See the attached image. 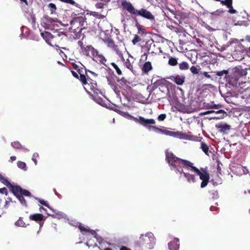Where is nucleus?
I'll use <instances>...</instances> for the list:
<instances>
[{"label": "nucleus", "instance_id": "1", "mask_svg": "<svg viewBox=\"0 0 250 250\" xmlns=\"http://www.w3.org/2000/svg\"><path fill=\"white\" fill-rule=\"evenodd\" d=\"M129 118L135 122L145 127L149 131L152 130L156 133H160L167 136L178 138L180 139L190 140L192 137V135L186 133H182L180 131L174 132L167 130L165 127L159 128L156 126L152 125H154L156 123L153 119H146L142 116H139L138 118H137L132 115H129Z\"/></svg>", "mask_w": 250, "mask_h": 250}, {"label": "nucleus", "instance_id": "2", "mask_svg": "<svg viewBox=\"0 0 250 250\" xmlns=\"http://www.w3.org/2000/svg\"><path fill=\"white\" fill-rule=\"evenodd\" d=\"M73 68L76 70L80 75V81L82 83L84 89L89 93L88 90L92 91L95 94L101 93L98 88L97 83L94 81L87 76L86 70L82 66L77 65L75 62L72 63Z\"/></svg>", "mask_w": 250, "mask_h": 250}, {"label": "nucleus", "instance_id": "3", "mask_svg": "<svg viewBox=\"0 0 250 250\" xmlns=\"http://www.w3.org/2000/svg\"><path fill=\"white\" fill-rule=\"evenodd\" d=\"M0 182L6 186L13 194L19 199L20 203L23 206H27V203L23 197H31V193L27 190L22 188L18 185H13L7 178L0 174Z\"/></svg>", "mask_w": 250, "mask_h": 250}, {"label": "nucleus", "instance_id": "4", "mask_svg": "<svg viewBox=\"0 0 250 250\" xmlns=\"http://www.w3.org/2000/svg\"><path fill=\"white\" fill-rule=\"evenodd\" d=\"M166 160L171 167V169L178 172L180 174L183 172V167L193 166V163L191 162L180 159L176 157L172 152H167L166 153Z\"/></svg>", "mask_w": 250, "mask_h": 250}, {"label": "nucleus", "instance_id": "5", "mask_svg": "<svg viewBox=\"0 0 250 250\" xmlns=\"http://www.w3.org/2000/svg\"><path fill=\"white\" fill-rule=\"evenodd\" d=\"M121 4L123 8L131 15L139 16L152 22L155 21V16L149 11L145 8L136 9L130 2L126 0L123 1Z\"/></svg>", "mask_w": 250, "mask_h": 250}, {"label": "nucleus", "instance_id": "6", "mask_svg": "<svg viewBox=\"0 0 250 250\" xmlns=\"http://www.w3.org/2000/svg\"><path fill=\"white\" fill-rule=\"evenodd\" d=\"M46 42L52 46L60 47L59 44L61 42L66 39V35L62 32L55 31L54 34L45 32Z\"/></svg>", "mask_w": 250, "mask_h": 250}, {"label": "nucleus", "instance_id": "7", "mask_svg": "<svg viewBox=\"0 0 250 250\" xmlns=\"http://www.w3.org/2000/svg\"><path fill=\"white\" fill-rule=\"evenodd\" d=\"M73 16L74 17L70 21V28L75 33L80 32L85 28L84 23L86 22V19L83 16H76V14L74 13L72 14V16Z\"/></svg>", "mask_w": 250, "mask_h": 250}, {"label": "nucleus", "instance_id": "8", "mask_svg": "<svg viewBox=\"0 0 250 250\" xmlns=\"http://www.w3.org/2000/svg\"><path fill=\"white\" fill-rule=\"evenodd\" d=\"M191 170L196 172V174L199 176L200 179L202 181L201 183V188H205L208 183L210 178L209 174L207 170L206 169L202 168V171H201L198 168L193 166L191 167Z\"/></svg>", "mask_w": 250, "mask_h": 250}, {"label": "nucleus", "instance_id": "9", "mask_svg": "<svg viewBox=\"0 0 250 250\" xmlns=\"http://www.w3.org/2000/svg\"><path fill=\"white\" fill-rule=\"evenodd\" d=\"M154 240L153 234L148 233L145 235L141 234L137 242L140 246L145 245L150 249L154 244Z\"/></svg>", "mask_w": 250, "mask_h": 250}, {"label": "nucleus", "instance_id": "10", "mask_svg": "<svg viewBox=\"0 0 250 250\" xmlns=\"http://www.w3.org/2000/svg\"><path fill=\"white\" fill-rule=\"evenodd\" d=\"M146 47L149 53L157 54L158 52H162L160 47H157L153 40H148L146 43Z\"/></svg>", "mask_w": 250, "mask_h": 250}, {"label": "nucleus", "instance_id": "11", "mask_svg": "<svg viewBox=\"0 0 250 250\" xmlns=\"http://www.w3.org/2000/svg\"><path fill=\"white\" fill-rule=\"evenodd\" d=\"M224 13V11L221 9H217L212 12H205V13L209 15V18L212 21H217Z\"/></svg>", "mask_w": 250, "mask_h": 250}, {"label": "nucleus", "instance_id": "12", "mask_svg": "<svg viewBox=\"0 0 250 250\" xmlns=\"http://www.w3.org/2000/svg\"><path fill=\"white\" fill-rule=\"evenodd\" d=\"M96 49H95L92 45H86V46L81 51V53L87 57L90 58L93 57V55H94V53L96 51Z\"/></svg>", "mask_w": 250, "mask_h": 250}, {"label": "nucleus", "instance_id": "13", "mask_svg": "<svg viewBox=\"0 0 250 250\" xmlns=\"http://www.w3.org/2000/svg\"><path fill=\"white\" fill-rule=\"evenodd\" d=\"M239 79L240 78L233 72L228 80V83L233 87H237L240 84Z\"/></svg>", "mask_w": 250, "mask_h": 250}, {"label": "nucleus", "instance_id": "14", "mask_svg": "<svg viewBox=\"0 0 250 250\" xmlns=\"http://www.w3.org/2000/svg\"><path fill=\"white\" fill-rule=\"evenodd\" d=\"M169 79L179 85H182L185 82L186 77L183 75L171 76Z\"/></svg>", "mask_w": 250, "mask_h": 250}, {"label": "nucleus", "instance_id": "15", "mask_svg": "<svg viewBox=\"0 0 250 250\" xmlns=\"http://www.w3.org/2000/svg\"><path fill=\"white\" fill-rule=\"evenodd\" d=\"M215 126L219 132L224 134H227L230 129V126L224 123H220L216 124Z\"/></svg>", "mask_w": 250, "mask_h": 250}, {"label": "nucleus", "instance_id": "16", "mask_svg": "<svg viewBox=\"0 0 250 250\" xmlns=\"http://www.w3.org/2000/svg\"><path fill=\"white\" fill-rule=\"evenodd\" d=\"M240 97L245 99L248 102H250V88L248 87L245 89L241 88L239 90Z\"/></svg>", "mask_w": 250, "mask_h": 250}, {"label": "nucleus", "instance_id": "17", "mask_svg": "<svg viewBox=\"0 0 250 250\" xmlns=\"http://www.w3.org/2000/svg\"><path fill=\"white\" fill-rule=\"evenodd\" d=\"M92 58L94 59L96 62L105 65V62H106V59L103 55L99 54L97 50H96L94 53V55H93Z\"/></svg>", "mask_w": 250, "mask_h": 250}, {"label": "nucleus", "instance_id": "18", "mask_svg": "<svg viewBox=\"0 0 250 250\" xmlns=\"http://www.w3.org/2000/svg\"><path fill=\"white\" fill-rule=\"evenodd\" d=\"M104 41L108 47L113 49L114 50L116 51L117 53H118L119 50L118 46L115 44L114 42L111 38H108L104 40Z\"/></svg>", "mask_w": 250, "mask_h": 250}, {"label": "nucleus", "instance_id": "19", "mask_svg": "<svg viewBox=\"0 0 250 250\" xmlns=\"http://www.w3.org/2000/svg\"><path fill=\"white\" fill-rule=\"evenodd\" d=\"M221 3L226 5L229 9V12L230 14H235L237 11L233 8L232 0H225L221 1Z\"/></svg>", "mask_w": 250, "mask_h": 250}, {"label": "nucleus", "instance_id": "20", "mask_svg": "<svg viewBox=\"0 0 250 250\" xmlns=\"http://www.w3.org/2000/svg\"><path fill=\"white\" fill-rule=\"evenodd\" d=\"M164 13V15L166 16L168 20H171V16L169 13L170 12L173 15H174V18L178 19V17L180 16L179 14L176 13L175 10H171L169 8L166 7L165 8V11H163Z\"/></svg>", "mask_w": 250, "mask_h": 250}, {"label": "nucleus", "instance_id": "21", "mask_svg": "<svg viewBox=\"0 0 250 250\" xmlns=\"http://www.w3.org/2000/svg\"><path fill=\"white\" fill-rule=\"evenodd\" d=\"M29 218L30 220L38 222L41 221H45V218L41 213H35L30 215Z\"/></svg>", "mask_w": 250, "mask_h": 250}, {"label": "nucleus", "instance_id": "22", "mask_svg": "<svg viewBox=\"0 0 250 250\" xmlns=\"http://www.w3.org/2000/svg\"><path fill=\"white\" fill-rule=\"evenodd\" d=\"M152 69V66L151 62L148 61L144 63L141 67V70L143 73L148 74V72Z\"/></svg>", "mask_w": 250, "mask_h": 250}, {"label": "nucleus", "instance_id": "23", "mask_svg": "<svg viewBox=\"0 0 250 250\" xmlns=\"http://www.w3.org/2000/svg\"><path fill=\"white\" fill-rule=\"evenodd\" d=\"M168 246L169 250H178L179 248L178 239H177L170 242L168 243Z\"/></svg>", "mask_w": 250, "mask_h": 250}, {"label": "nucleus", "instance_id": "24", "mask_svg": "<svg viewBox=\"0 0 250 250\" xmlns=\"http://www.w3.org/2000/svg\"><path fill=\"white\" fill-rule=\"evenodd\" d=\"M158 86H161V87H165L166 88L168 93L169 92L168 88L167 87L165 86L163 82L161 80H157L155 83H154L152 84V87H151V90L152 91L154 90L155 89H156L157 88Z\"/></svg>", "mask_w": 250, "mask_h": 250}, {"label": "nucleus", "instance_id": "25", "mask_svg": "<svg viewBox=\"0 0 250 250\" xmlns=\"http://www.w3.org/2000/svg\"><path fill=\"white\" fill-rule=\"evenodd\" d=\"M57 21V19L51 18L48 16H45L44 17V23L48 26L54 25Z\"/></svg>", "mask_w": 250, "mask_h": 250}, {"label": "nucleus", "instance_id": "26", "mask_svg": "<svg viewBox=\"0 0 250 250\" xmlns=\"http://www.w3.org/2000/svg\"><path fill=\"white\" fill-rule=\"evenodd\" d=\"M182 173H183L184 177H185L187 178V181L189 183H190L191 182L193 183L195 182V181H196L195 177L194 175L189 174V173L184 172Z\"/></svg>", "mask_w": 250, "mask_h": 250}, {"label": "nucleus", "instance_id": "27", "mask_svg": "<svg viewBox=\"0 0 250 250\" xmlns=\"http://www.w3.org/2000/svg\"><path fill=\"white\" fill-rule=\"evenodd\" d=\"M239 78L241 77L245 76L247 74V70L246 69H238L233 72Z\"/></svg>", "mask_w": 250, "mask_h": 250}, {"label": "nucleus", "instance_id": "28", "mask_svg": "<svg viewBox=\"0 0 250 250\" xmlns=\"http://www.w3.org/2000/svg\"><path fill=\"white\" fill-rule=\"evenodd\" d=\"M200 148L207 155H208L209 147L204 142H201Z\"/></svg>", "mask_w": 250, "mask_h": 250}, {"label": "nucleus", "instance_id": "29", "mask_svg": "<svg viewBox=\"0 0 250 250\" xmlns=\"http://www.w3.org/2000/svg\"><path fill=\"white\" fill-rule=\"evenodd\" d=\"M213 186H216L222 183L221 179L219 178L218 175H217L214 178L211 180Z\"/></svg>", "mask_w": 250, "mask_h": 250}, {"label": "nucleus", "instance_id": "30", "mask_svg": "<svg viewBox=\"0 0 250 250\" xmlns=\"http://www.w3.org/2000/svg\"><path fill=\"white\" fill-rule=\"evenodd\" d=\"M168 64L171 66H175L178 64L177 59L175 58L169 56Z\"/></svg>", "mask_w": 250, "mask_h": 250}, {"label": "nucleus", "instance_id": "31", "mask_svg": "<svg viewBox=\"0 0 250 250\" xmlns=\"http://www.w3.org/2000/svg\"><path fill=\"white\" fill-rule=\"evenodd\" d=\"M15 225L18 227H26L27 225L22 220L21 217H20L19 220L15 223Z\"/></svg>", "mask_w": 250, "mask_h": 250}, {"label": "nucleus", "instance_id": "32", "mask_svg": "<svg viewBox=\"0 0 250 250\" xmlns=\"http://www.w3.org/2000/svg\"><path fill=\"white\" fill-rule=\"evenodd\" d=\"M78 228L82 232H83V231H85V232H89L93 235L94 234H96V232L94 230L86 229L85 227L82 226L81 225H80L78 226Z\"/></svg>", "mask_w": 250, "mask_h": 250}, {"label": "nucleus", "instance_id": "33", "mask_svg": "<svg viewBox=\"0 0 250 250\" xmlns=\"http://www.w3.org/2000/svg\"><path fill=\"white\" fill-rule=\"evenodd\" d=\"M35 198L36 200H38L41 204L48 208L52 210L53 211V212H55V211L51 208V207L49 206V204L47 203V201H45L42 199H40L38 197H35Z\"/></svg>", "mask_w": 250, "mask_h": 250}, {"label": "nucleus", "instance_id": "34", "mask_svg": "<svg viewBox=\"0 0 250 250\" xmlns=\"http://www.w3.org/2000/svg\"><path fill=\"white\" fill-rule=\"evenodd\" d=\"M179 68L182 70H188L189 68L188 64L186 62H183L179 64Z\"/></svg>", "mask_w": 250, "mask_h": 250}, {"label": "nucleus", "instance_id": "35", "mask_svg": "<svg viewBox=\"0 0 250 250\" xmlns=\"http://www.w3.org/2000/svg\"><path fill=\"white\" fill-rule=\"evenodd\" d=\"M17 166L19 168L26 171L27 170V167L26 164L22 161H19L17 162Z\"/></svg>", "mask_w": 250, "mask_h": 250}, {"label": "nucleus", "instance_id": "36", "mask_svg": "<svg viewBox=\"0 0 250 250\" xmlns=\"http://www.w3.org/2000/svg\"><path fill=\"white\" fill-rule=\"evenodd\" d=\"M111 65L116 70L117 73L118 75H121L122 74V71L121 70V69H120L117 64H116L115 62H111Z\"/></svg>", "mask_w": 250, "mask_h": 250}, {"label": "nucleus", "instance_id": "37", "mask_svg": "<svg viewBox=\"0 0 250 250\" xmlns=\"http://www.w3.org/2000/svg\"><path fill=\"white\" fill-rule=\"evenodd\" d=\"M208 193L212 196L213 199H217L218 198V193L217 190H209Z\"/></svg>", "mask_w": 250, "mask_h": 250}, {"label": "nucleus", "instance_id": "38", "mask_svg": "<svg viewBox=\"0 0 250 250\" xmlns=\"http://www.w3.org/2000/svg\"><path fill=\"white\" fill-rule=\"evenodd\" d=\"M214 113H215L216 114H220V116H219L218 117H215V118H224V115L225 114H226V112L224 110H217L216 111H214Z\"/></svg>", "mask_w": 250, "mask_h": 250}, {"label": "nucleus", "instance_id": "39", "mask_svg": "<svg viewBox=\"0 0 250 250\" xmlns=\"http://www.w3.org/2000/svg\"><path fill=\"white\" fill-rule=\"evenodd\" d=\"M136 26L138 30V33L140 34L141 33H145V31H146L145 29L143 27V26L142 25H141L137 21L136 22Z\"/></svg>", "mask_w": 250, "mask_h": 250}, {"label": "nucleus", "instance_id": "40", "mask_svg": "<svg viewBox=\"0 0 250 250\" xmlns=\"http://www.w3.org/2000/svg\"><path fill=\"white\" fill-rule=\"evenodd\" d=\"M59 0L62 2H64V3L71 4L72 5H75L77 7H80L79 5L78 4L76 3L73 0Z\"/></svg>", "mask_w": 250, "mask_h": 250}, {"label": "nucleus", "instance_id": "41", "mask_svg": "<svg viewBox=\"0 0 250 250\" xmlns=\"http://www.w3.org/2000/svg\"><path fill=\"white\" fill-rule=\"evenodd\" d=\"M11 146L16 149H21L22 148L21 144L18 141L12 142Z\"/></svg>", "mask_w": 250, "mask_h": 250}, {"label": "nucleus", "instance_id": "42", "mask_svg": "<svg viewBox=\"0 0 250 250\" xmlns=\"http://www.w3.org/2000/svg\"><path fill=\"white\" fill-rule=\"evenodd\" d=\"M125 65L126 67L129 69V70H131L132 71L133 67L132 63L130 62L129 59H127L126 61L125 62Z\"/></svg>", "mask_w": 250, "mask_h": 250}, {"label": "nucleus", "instance_id": "43", "mask_svg": "<svg viewBox=\"0 0 250 250\" xmlns=\"http://www.w3.org/2000/svg\"><path fill=\"white\" fill-rule=\"evenodd\" d=\"M141 41V38H140V37L138 35H135L134 38L132 40V42L133 44L135 45L138 42H140Z\"/></svg>", "mask_w": 250, "mask_h": 250}, {"label": "nucleus", "instance_id": "44", "mask_svg": "<svg viewBox=\"0 0 250 250\" xmlns=\"http://www.w3.org/2000/svg\"><path fill=\"white\" fill-rule=\"evenodd\" d=\"M190 70L193 74H198L199 73V68H198L197 66H192L190 68Z\"/></svg>", "mask_w": 250, "mask_h": 250}, {"label": "nucleus", "instance_id": "45", "mask_svg": "<svg viewBox=\"0 0 250 250\" xmlns=\"http://www.w3.org/2000/svg\"><path fill=\"white\" fill-rule=\"evenodd\" d=\"M214 73L216 74V75L218 76H222L224 74H227L228 73V70H223L222 71H215Z\"/></svg>", "mask_w": 250, "mask_h": 250}, {"label": "nucleus", "instance_id": "46", "mask_svg": "<svg viewBox=\"0 0 250 250\" xmlns=\"http://www.w3.org/2000/svg\"><path fill=\"white\" fill-rule=\"evenodd\" d=\"M48 7L50 8V10L51 11V13H52L53 12L55 11L56 10V5L53 3H50L48 5Z\"/></svg>", "mask_w": 250, "mask_h": 250}, {"label": "nucleus", "instance_id": "47", "mask_svg": "<svg viewBox=\"0 0 250 250\" xmlns=\"http://www.w3.org/2000/svg\"><path fill=\"white\" fill-rule=\"evenodd\" d=\"M38 157H39V154L38 153L36 152V153H34L33 154V156H32V160L34 162L35 165H37V161L36 160V158Z\"/></svg>", "mask_w": 250, "mask_h": 250}, {"label": "nucleus", "instance_id": "48", "mask_svg": "<svg viewBox=\"0 0 250 250\" xmlns=\"http://www.w3.org/2000/svg\"><path fill=\"white\" fill-rule=\"evenodd\" d=\"M166 118V115L165 114H161L158 117V120L160 121H163Z\"/></svg>", "mask_w": 250, "mask_h": 250}, {"label": "nucleus", "instance_id": "49", "mask_svg": "<svg viewBox=\"0 0 250 250\" xmlns=\"http://www.w3.org/2000/svg\"><path fill=\"white\" fill-rule=\"evenodd\" d=\"M104 2H99L97 3L95 6L97 8L102 9L104 8Z\"/></svg>", "mask_w": 250, "mask_h": 250}, {"label": "nucleus", "instance_id": "50", "mask_svg": "<svg viewBox=\"0 0 250 250\" xmlns=\"http://www.w3.org/2000/svg\"><path fill=\"white\" fill-rule=\"evenodd\" d=\"M0 193L5 194L6 195L8 194V191L6 188L4 187L0 188Z\"/></svg>", "mask_w": 250, "mask_h": 250}, {"label": "nucleus", "instance_id": "51", "mask_svg": "<svg viewBox=\"0 0 250 250\" xmlns=\"http://www.w3.org/2000/svg\"><path fill=\"white\" fill-rule=\"evenodd\" d=\"M78 44L81 48V51L86 46L85 45L83 44V43L82 42V41H79L78 42Z\"/></svg>", "mask_w": 250, "mask_h": 250}, {"label": "nucleus", "instance_id": "52", "mask_svg": "<svg viewBox=\"0 0 250 250\" xmlns=\"http://www.w3.org/2000/svg\"><path fill=\"white\" fill-rule=\"evenodd\" d=\"M71 73L74 77L80 80V76H79L78 74L76 72L72 70Z\"/></svg>", "mask_w": 250, "mask_h": 250}, {"label": "nucleus", "instance_id": "53", "mask_svg": "<svg viewBox=\"0 0 250 250\" xmlns=\"http://www.w3.org/2000/svg\"><path fill=\"white\" fill-rule=\"evenodd\" d=\"M31 18L32 24H35V22H36V18L34 16L31 15Z\"/></svg>", "mask_w": 250, "mask_h": 250}, {"label": "nucleus", "instance_id": "54", "mask_svg": "<svg viewBox=\"0 0 250 250\" xmlns=\"http://www.w3.org/2000/svg\"><path fill=\"white\" fill-rule=\"evenodd\" d=\"M203 75H204V76L207 78H211V76L208 74V72H204L203 73Z\"/></svg>", "mask_w": 250, "mask_h": 250}, {"label": "nucleus", "instance_id": "55", "mask_svg": "<svg viewBox=\"0 0 250 250\" xmlns=\"http://www.w3.org/2000/svg\"><path fill=\"white\" fill-rule=\"evenodd\" d=\"M16 159V157L15 156H11L10 158V161L11 162H13V161H15Z\"/></svg>", "mask_w": 250, "mask_h": 250}, {"label": "nucleus", "instance_id": "56", "mask_svg": "<svg viewBox=\"0 0 250 250\" xmlns=\"http://www.w3.org/2000/svg\"><path fill=\"white\" fill-rule=\"evenodd\" d=\"M44 221H39L38 223H39L40 225V228L41 229L43 225Z\"/></svg>", "mask_w": 250, "mask_h": 250}, {"label": "nucleus", "instance_id": "57", "mask_svg": "<svg viewBox=\"0 0 250 250\" xmlns=\"http://www.w3.org/2000/svg\"><path fill=\"white\" fill-rule=\"evenodd\" d=\"M213 112H214V110H208V111L204 112L203 113V114L206 115V114H208L212 113H213Z\"/></svg>", "mask_w": 250, "mask_h": 250}, {"label": "nucleus", "instance_id": "58", "mask_svg": "<svg viewBox=\"0 0 250 250\" xmlns=\"http://www.w3.org/2000/svg\"><path fill=\"white\" fill-rule=\"evenodd\" d=\"M42 210H43L45 212H46L47 211L46 209L44 208L43 207L41 206L40 208V212H42Z\"/></svg>", "mask_w": 250, "mask_h": 250}, {"label": "nucleus", "instance_id": "59", "mask_svg": "<svg viewBox=\"0 0 250 250\" xmlns=\"http://www.w3.org/2000/svg\"><path fill=\"white\" fill-rule=\"evenodd\" d=\"M120 250H130L125 246H123L120 249Z\"/></svg>", "mask_w": 250, "mask_h": 250}, {"label": "nucleus", "instance_id": "60", "mask_svg": "<svg viewBox=\"0 0 250 250\" xmlns=\"http://www.w3.org/2000/svg\"><path fill=\"white\" fill-rule=\"evenodd\" d=\"M246 40L250 42V36H247L246 37Z\"/></svg>", "mask_w": 250, "mask_h": 250}, {"label": "nucleus", "instance_id": "61", "mask_svg": "<svg viewBox=\"0 0 250 250\" xmlns=\"http://www.w3.org/2000/svg\"><path fill=\"white\" fill-rule=\"evenodd\" d=\"M103 101V100H102V98H98V100L96 101H97V103L101 104V101Z\"/></svg>", "mask_w": 250, "mask_h": 250}, {"label": "nucleus", "instance_id": "62", "mask_svg": "<svg viewBox=\"0 0 250 250\" xmlns=\"http://www.w3.org/2000/svg\"><path fill=\"white\" fill-rule=\"evenodd\" d=\"M8 202L7 201H5V205H4L5 208H7Z\"/></svg>", "mask_w": 250, "mask_h": 250}, {"label": "nucleus", "instance_id": "63", "mask_svg": "<svg viewBox=\"0 0 250 250\" xmlns=\"http://www.w3.org/2000/svg\"><path fill=\"white\" fill-rule=\"evenodd\" d=\"M144 56H146V57H145V61H146L147 59V55L146 53H145Z\"/></svg>", "mask_w": 250, "mask_h": 250}, {"label": "nucleus", "instance_id": "64", "mask_svg": "<svg viewBox=\"0 0 250 250\" xmlns=\"http://www.w3.org/2000/svg\"><path fill=\"white\" fill-rule=\"evenodd\" d=\"M104 250H112L111 248H107L104 249Z\"/></svg>", "mask_w": 250, "mask_h": 250}]
</instances>
